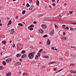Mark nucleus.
Returning <instances> with one entry per match:
<instances>
[{"label": "nucleus", "instance_id": "9b49d317", "mask_svg": "<svg viewBox=\"0 0 76 76\" xmlns=\"http://www.w3.org/2000/svg\"><path fill=\"white\" fill-rule=\"evenodd\" d=\"M13 32H14L13 29H12V30H10V34H13Z\"/></svg>", "mask_w": 76, "mask_h": 76}, {"label": "nucleus", "instance_id": "0eeeda50", "mask_svg": "<svg viewBox=\"0 0 76 76\" xmlns=\"http://www.w3.org/2000/svg\"><path fill=\"white\" fill-rule=\"evenodd\" d=\"M41 27H42V28H47V26H46V25H45L44 24L42 25H41Z\"/></svg>", "mask_w": 76, "mask_h": 76}, {"label": "nucleus", "instance_id": "39448f33", "mask_svg": "<svg viewBox=\"0 0 76 76\" xmlns=\"http://www.w3.org/2000/svg\"><path fill=\"white\" fill-rule=\"evenodd\" d=\"M54 34V30H52V31L50 32V36H53V35Z\"/></svg>", "mask_w": 76, "mask_h": 76}, {"label": "nucleus", "instance_id": "2eb2a0df", "mask_svg": "<svg viewBox=\"0 0 76 76\" xmlns=\"http://www.w3.org/2000/svg\"><path fill=\"white\" fill-rule=\"evenodd\" d=\"M41 56V55L39 54V53H37V55L35 56V57H37Z\"/></svg>", "mask_w": 76, "mask_h": 76}, {"label": "nucleus", "instance_id": "13d9d810", "mask_svg": "<svg viewBox=\"0 0 76 76\" xmlns=\"http://www.w3.org/2000/svg\"><path fill=\"white\" fill-rule=\"evenodd\" d=\"M53 6H55V4L53 3Z\"/></svg>", "mask_w": 76, "mask_h": 76}, {"label": "nucleus", "instance_id": "e2e57ef3", "mask_svg": "<svg viewBox=\"0 0 76 76\" xmlns=\"http://www.w3.org/2000/svg\"><path fill=\"white\" fill-rule=\"evenodd\" d=\"M72 72H73V73H75V71H73Z\"/></svg>", "mask_w": 76, "mask_h": 76}, {"label": "nucleus", "instance_id": "4468645a", "mask_svg": "<svg viewBox=\"0 0 76 76\" xmlns=\"http://www.w3.org/2000/svg\"><path fill=\"white\" fill-rule=\"evenodd\" d=\"M20 56H21V54H17V55H16V56L17 57H19Z\"/></svg>", "mask_w": 76, "mask_h": 76}, {"label": "nucleus", "instance_id": "e433bc0d", "mask_svg": "<svg viewBox=\"0 0 76 76\" xmlns=\"http://www.w3.org/2000/svg\"><path fill=\"white\" fill-rule=\"evenodd\" d=\"M54 25H55V28H58V26H56V24H54Z\"/></svg>", "mask_w": 76, "mask_h": 76}, {"label": "nucleus", "instance_id": "c9c22d12", "mask_svg": "<svg viewBox=\"0 0 76 76\" xmlns=\"http://www.w3.org/2000/svg\"><path fill=\"white\" fill-rule=\"evenodd\" d=\"M44 57H45L46 58H48V56H45Z\"/></svg>", "mask_w": 76, "mask_h": 76}, {"label": "nucleus", "instance_id": "412c9836", "mask_svg": "<svg viewBox=\"0 0 76 76\" xmlns=\"http://www.w3.org/2000/svg\"><path fill=\"white\" fill-rule=\"evenodd\" d=\"M25 53V51L24 50L21 51V54H24Z\"/></svg>", "mask_w": 76, "mask_h": 76}, {"label": "nucleus", "instance_id": "f3484780", "mask_svg": "<svg viewBox=\"0 0 76 76\" xmlns=\"http://www.w3.org/2000/svg\"><path fill=\"white\" fill-rule=\"evenodd\" d=\"M6 62L7 63V62H5V61H3V62L2 63L3 65H6Z\"/></svg>", "mask_w": 76, "mask_h": 76}, {"label": "nucleus", "instance_id": "aec40b11", "mask_svg": "<svg viewBox=\"0 0 76 76\" xmlns=\"http://www.w3.org/2000/svg\"><path fill=\"white\" fill-rule=\"evenodd\" d=\"M55 63V62H52L50 63H48V64L49 65L51 64H54Z\"/></svg>", "mask_w": 76, "mask_h": 76}, {"label": "nucleus", "instance_id": "0e129e2a", "mask_svg": "<svg viewBox=\"0 0 76 76\" xmlns=\"http://www.w3.org/2000/svg\"><path fill=\"white\" fill-rule=\"evenodd\" d=\"M19 61H22V59H19Z\"/></svg>", "mask_w": 76, "mask_h": 76}, {"label": "nucleus", "instance_id": "4be33fe9", "mask_svg": "<svg viewBox=\"0 0 76 76\" xmlns=\"http://www.w3.org/2000/svg\"><path fill=\"white\" fill-rule=\"evenodd\" d=\"M2 43H3V44H6V41H2Z\"/></svg>", "mask_w": 76, "mask_h": 76}, {"label": "nucleus", "instance_id": "49530a36", "mask_svg": "<svg viewBox=\"0 0 76 76\" xmlns=\"http://www.w3.org/2000/svg\"><path fill=\"white\" fill-rule=\"evenodd\" d=\"M24 74L26 75V74H27L26 73H23V74H22V75H24Z\"/></svg>", "mask_w": 76, "mask_h": 76}, {"label": "nucleus", "instance_id": "69168bd1", "mask_svg": "<svg viewBox=\"0 0 76 76\" xmlns=\"http://www.w3.org/2000/svg\"><path fill=\"white\" fill-rule=\"evenodd\" d=\"M59 1V0H57V3H58V1Z\"/></svg>", "mask_w": 76, "mask_h": 76}, {"label": "nucleus", "instance_id": "f704fd0d", "mask_svg": "<svg viewBox=\"0 0 76 76\" xmlns=\"http://www.w3.org/2000/svg\"><path fill=\"white\" fill-rule=\"evenodd\" d=\"M61 70H62V69H60V70H59V71H58V72H56V73H57L60 72L61 71Z\"/></svg>", "mask_w": 76, "mask_h": 76}, {"label": "nucleus", "instance_id": "680f3d73", "mask_svg": "<svg viewBox=\"0 0 76 76\" xmlns=\"http://www.w3.org/2000/svg\"><path fill=\"white\" fill-rule=\"evenodd\" d=\"M63 35H64V32L63 33Z\"/></svg>", "mask_w": 76, "mask_h": 76}, {"label": "nucleus", "instance_id": "473e14b6", "mask_svg": "<svg viewBox=\"0 0 76 76\" xmlns=\"http://www.w3.org/2000/svg\"><path fill=\"white\" fill-rule=\"evenodd\" d=\"M74 66V64H70V66Z\"/></svg>", "mask_w": 76, "mask_h": 76}, {"label": "nucleus", "instance_id": "79ce46f5", "mask_svg": "<svg viewBox=\"0 0 76 76\" xmlns=\"http://www.w3.org/2000/svg\"><path fill=\"white\" fill-rule=\"evenodd\" d=\"M12 48H15V44H12Z\"/></svg>", "mask_w": 76, "mask_h": 76}, {"label": "nucleus", "instance_id": "8fccbe9b", "mask_svg": "<svg viewBox=\"0 0 76 76\" xmlns=\"http://www.w3.org/2000/svg\"><path fill=\"white\" fill-rule=\"evenodd\" d=\"M29 2H32V0H29Z\"/></svg>", "mask_w": 76, "mask_h": 76}, {"label": "nucleus", "instance_id": "f257e3e1", "mask_svg": "<svg viewBox=\"0 0 76 76\" xmlns=\"http://www.w3.org/2000/svg\"><path fill=\"white\" fill-rule=\"evenodd\" d=\"M34 53H35V52H33L29 53L28 54V56L29 57V58H30V59H33V57H34Z\"/></svg>", "mask_w": 76, "mask_h": 76}, {"label": "nucleus", "instance_id": "6e6552de", "mask_svg": "<svg viewBox=\"0 0 76 76\" xmlns=\"http://www.w3.org/2000/svg\"><path fill=\"white\" fill-rule=\"evenodd\" d=\"M11 24V20L8 21V23L7 24V27L9 26V25Z\"/></svg>", "mask_w": 76, "mask_h": 76}, {"label": "nucleus", "instance_id": "9d476101", "mask_svg": "<svg viewBox=\"0 0 76 76\" xmlns=\"http://www.w3.org/2000/svg\"><path fill=\"white\" fill-rule=\"evenodd\" d=\"M11 75V73L9 72L6 74V76H10Z\"/></svg>", "mask_w": 76, "mask_h": 76}, {"label": "nucleus", "instance_id": "7ed1b4c3", "mask_svg": "<svg viewBox=\"0 0 76 76\" xmlns=\"http://www.w3.org/2000/svg\"><path fill=\"white\" fill-rule=\"evenodd\" d=\"M10 62H11V59L9 58L8 59H6V62L10 63Z\"/></svg>", "mask_w": 76, "mask_h": 76}, {"label": "nucleus", "instance_id": "20e7f679", "mask_svg": "<svg viewBox=\"0 0 76 76\" xmlns=\"http://www.w3.org/2000/svg\"><path fill=\"white\" fill-rule=\"evenodd\" d=\"M20 65H21V64L19 62H16V63H15V64H14L15 66H19Z\"/></svg>", "mask_w": 76, "mask_h": 76}, {"label": "nucleus", "instance_id": "dca6fc26", "mask_svg": "<svg viewBox=\"0 0 76 76\" xmlns=\"http://www.w3.org/2000/svg\"><path fill=\"white\" fill-rule=\"evenodd\" d=\"M32 9H33V5L30 6V8H29V10H31Z\"/></svg>", "mask_w": 76, "mask_h": 76}, {"label": "nucleus", "instance_id": "4d7b16f0", "mask_svg": "<svg viewBox=\"0 0 76 76\" xmlns=\"http://www.w3.org/2000/svg\"><path fill=\"white\" fill-rule=\"evenodd\" d=\"M3 25V24L1 23H0V26H1V25Z\"/></svg>", "mask_w": 76, "mask_h": 76}, {"label": "nucleus", "instance_id": "6ab92c4d", "mask_svg": "<svg viewBox=\"0 0 76 76\" xmlns=\"http://www.w3.org/2000/svg\"><path fill=\"white\" fill-rule=\"evenodd\" d=\"M39 4V2L37 0V6H38V4Z\"/></svg>", "mask_w": 76, "mask_h": 76}, {"label": "nucleus", "instance_id": "58836bf2", "mask_svg": "<svg viewBox=\"0 0 76 76\" xmlns=\"http://www.w3.org/2000/svg\"><path fill=\"white\" fill-rule=\"evenodd\" d=\"M3 50H5V46H3Z\"/></svg>", "mask_w": 76, "mask_h": 76}, {"label": "nucleus", "instance_id": "5701e85b", "mask_svg": "<svg viewBox=\"0 0 76 76\" xmlns=\"http://www.w3.org/2000/svg\"><path fill=\"white\" fill-rule=\"evenodd\" d=\"M28 29L30 30V31H32L33 30V28H28Z\"/></svg>", "mask_w": 76, "mask_h": 76}, {"label": "nucleus", "instance_id": "de8ad7c7", "mask_svg": "<svg viewBox=\"0 0 76 76\" xmlns=\"http://www.w3.org/2000/svg\"><path fill=\"white\" fill-rule=\"evenodd\" d=\"M59 60H60V61H62V58H59Z\"/></svg>", "mask_w": 76, "mask_h": 76}, {"label": "nucleus", "instance_id": "3c124183", "mask_svg": "<svg viewBox=\"0 0 76 76\" xmlns=\"http://www.w3.org/2000/svg\"><path fill=\"white\" fill-rule=\"evenodd\" d=\"M55 2V0H52V2Z\"/></svg>", "mask_w": 76, "mask_h": 76}, {"label": "nucleus", "instance_id": "2f4dec72", "mask_svg": "<svg viewBox=\"0 0 76 76\" xmlns=\"http://www.w3.org/2000/svg\"><path fill=\"white\" fill-rule=\"evenodd\" d=\"M75 72V71H73V70H70V73H72V72Z\"/></svg>", "mask_w": 76, "mask_h": 76}, {"label": "nucleus", "instance_id": "052dcab7", "mask_svg": "<svg viewBox=\"0 0 76 76\" xmlns=\"http://www.w3.org/2000/svg\"><path fill=\"white\" fill-rule=\"evenodd\" d=\"M3 54V52L1 53V54Z\"/></svg>", "mask_w": 76, "mask_h": 76}, {"label": "nucleus", "instance_id": "bf43d9fd", "mask_svg": "<svg viewBox=\"0 0 76 76\" xmlns=\"http://www.w3.org/2000/svg\"><path fill=\"white\" fill-rule=\"evenodd\" d=\"M35 59H37V57H35Z\"/></svg>", "mask_w": 76, "mask_h": 76}, {"label": "nucleus", "instance_id": "a18cd8bd", "mask_svg": "<svg viewBox=\"0 0 76 76\" xmlns=\"http://www.w3.org/2000/svg\"><path fill=\"white\" fill-rule=\"evenodd\" d=\"M71 48H75V47H74V46H71Z\"/></svg>", "mask_w": 76, "mask_h": 76}, {"label": "nucleus", "instance_id": "37998d69", "mask_svg": "<svg viewBox=\"0 0 76 76\" xmlns=\"http://www.w3.org/2000/svg\"><path fill=\"white\" fill-rule=\"evenodd\" d=\"M33 24H36V22H35V21L33 22Z\"/></svg>", "mask_w": 76, "mask_h": 76}, {"label": "nucleus", "instance_id": "09e8293b", "mask_svg": "<svg viewBox=\"0 0 76 76\" xmlns=\"http://www.w3.org/2000/svg\"><path fill=\"white\" fill-rule=\"evenodd\" d=\"M18 74L19 75L21 74V72H19L18 73Z\"/></svg>", "mask_w": 76, "mask_h": 76}, {"label": "nucleus", "instance_id": "ea45409f", "mask_svg": "<svg viewBox=\"0 0 76 76\" xmlns=\"http://www.w3.org/2000/svg\"><path fill=\"white\" fill-rule=\"evenodd\" d=\"M72 12H73L72 11H69V13L70 14H72Z\"/></svg>", "mask_w": 76, "mask_h": 76}, {"label": "nucleus", "instance_id": "6e6d98bb", "mask_svg": "<svg viewBox=\"0 0 76 76\" xmlns=\"http://www.w3.org/2000/svg\"><path fill=\"white\" fill-rule=\"evenodd\" d=\"M18 18V16H16V19Z\"/></svg>", "mask_w": 76, "mask_h": 76}, {"label": "nucleus", "instance_id": "f03ea898", "mask_svg": "<svg viewBox=\"0 0 76 76\" xmlns=\"http://www.w3.org/2000/svg\"><path fill=\"white\" fill-rule=\"evenodd\" d=\"M67 39H68V37H63L60 38V39L62 40H66Z\"/></svg>", "mask_w": 76, "mask_h": 76}, {"label": "nucleus", "instance_id": "c03bdc74", "mask_svg": "<svg viewBox=\"0 0 76 76\" xmlns=\"http://www.w3.org/2000/svg\"><path fill=\"white\" fill-rule=\"evenodd\" d=\"M45 68V66H42V68L44 69Z\"/></svg>", "mask_w": 76, "mask_h": 76}, {"label": "nucleus", "instance_id": "b1692460", "mask_svg": "<svg viewBox=\"0 0 76 76\" xmlns=\"http://www.w3.org/2000/svg\"><path fill=\"white\" fill-rule=\"evenodd\" d=\"M71 58H74V57H75V56L73 55H71Z\"/></svg>", "mask_w": 76, "mask_h": 76}, {"label": "nucleus", "instance_id": "bb28decb", "mask_svg": "<svg viewBox=\"0 0 76 76\" xmlns=\"http://www.w3.org/2000/svg\"><path fill=\"white\" fill-rule=\"evenodd\" d=\"M46 37H47V35H45L43 36V38H46Z\"/></svg>", "mask_w": 76, "mask_h": 76}, {"label": "nucleus", "instance_id": "7c9ffc66", "mask_svg": "<svg viewBox=\"0 0 76 76\" xmlns=\"http://www.w3.org/2000/svg\"><path fill=\"white\" fill-rule=\"evenodd\" d=\"M0 69H4V68L3 67V66H0Z\"/></svg>", "mask_w": 76, "mask_h": 76}, {"label": "nucleus", "instance_id": "774afa93", "mask_svg": "<svg viewBox=\"0 0 76 76\" xmlns=\"http://www.w3.org/2000/svg\"><path fill=\"white\" fill-rule=\"evenodd\" d=\"M50 9H51V6H50Z\"/></svg>", "mask_w": 76, "mask_h": 76}, {"label": "nucleus", "instance_id": "393cba45", "mask_svg": "<svg viewBox=\"0 0 76 76\" xmlns=\"http://www.w3.org/2000/svg\"><path fill=\"white\" fill-rule=\"evenodd\" d=\"M43 51L42 49H40V50H39V53H41L42 52V51Z\"/></svg>", "mask_w": 76, "mask_h": 76}, {"label": "nucleus", "instance_id": "a19ab883", "mask_svg": "<svg viewBox=\"0 0 76 76\" xmlns=\"http://www.w3.org/2000/svg\"><path fill=\"white\" fill-rule=\"evenodd\" d=\"M71 24H72L73 25H76V23H71Z\"/></svg>", "mask_w": 76, "mask_h": 76}, {"label": "nucleus", "instance_id": "338daca9", "mask_svg": "<svg viewBox=\"0 0 76 76\" xmlns=\"http://www.w3.org/2000/svg\"><path fill=\"white\" fill-rule=\"evenodd\" d=\"M16 1V0H12V1Z\"/></svg>", "mask_w": 76, "mask_h": 76}, {"label": "nucleus", "instance_id": "c756f323", "mask_svg": "<svg viewBox=\"0 0 76 76\" xmlns=\"http://www.w3.org/2000/svg\"><path fill=\"white\" fill-rule=\"evenodd\" d=\"M24 13H25V11H22V14H24Z\"/></svg>", "mask_w": 76, "mask_h": 76}, {"label": "nucleus", "instance_id": "603ef678", "mask_svg": "<svg viewBox=\"0 0 76 76\" xmlns=\"http://www.w3.org/2000/svg\"><path fill=\"white\" fill-rule=\"evenodd\" d=\"M57 69H54V71H56Z\"/></svg>", "mask_w": 76, "mask_h": 76}, {"label": "nucleus", "instance_id": "c85d7f7f", "mask_svg": "<svg viewBox=\"0 0 76 76\" xmlns=\"http://www.w3.org/2000/svg\"><path fill=\"white\" fill-rule=\"evenodd\" d=\"M69 29H70V30H71V31H73V30L74 29H73V28L72 27H70V28H69Z\"/></svg>", "mask_w": 76, "mask_h": 76}, {"label": "nucleus", "instance_id": "5fc2aeb1", "mask_svg": "<svg viewBox=\"0 0 76 76\" xmlns=\"http://www.w3.org/2000/svg\"><path fill=\"white\" fill-rule=\"evenodd\" d=\"M66 5H67V4H66V3L64 4V5L65 6H66Z\"/></svg>", "mask_w": 76, "mask_h": 76}, {"label": "nucleus", "instance_id": "ddd939ff", "mask_svg": "<svg viewBox=\"0 0 76 76\" xmlns=\"http://www.w3.org/2000/svg\"><path fill=\"white\" fill-rule=\"evenodd\" d=\"M34 27V25H30V26H29V27H28V28H31Z\"/></svg>", "mask_w": 76, "mask_h": 76}, {"label": "nucleus", "instance_id": "72a5a7b5", "mask_svg": "<svg viewBox=\"0 0 76 76\" xmlns=\"http://www.w3.org/2000/svg\"><path fill=\"white\" fill-rule=\"evenodd\" d=\"M31 7V6H30V5H28V4L27 3V7Z\"/></svg>", "mask_w": 76, "mask_h": 76}, {"label": "nucleus", "instance_id": "4c0bfd02", "mask_svg": "<svg viewBox=\"0 0 76 76\" xmlns=\"http://www.w3.org/2000/svg\"><path fill=\"white\" fill-rule=\"evenodd\" d=\"M63 26V28H66V27H66V25H63V26Z\"/></svg>", "mask_w": 76, "mask_h": 76}, {"label": "nucleus", "instance_id": "1a4fd4ad", "mask_svg": "<svg viewBox=\"0 0 76 76\" xmlns=\"http://www.w3.org/2000/svg\"><path fill=\"white\" fill-rule=\"evenodd\" d=\"M39 32H40V33H43V29H40L39 30Z\"/></svg>", "mask_w": 76, "mask_h": 76}, {"label": "nucleus", "instance_id": "cd10ccee", "mask_svg": "<svg viewBox=\"0 0 76 76\" xmlns=\"http://www.w3.org/2000/svg\"><path fill=\"white\" fill-rule=\"evenodd\" d=\"M18 26H23V25H22V24L21 23H18Z\"/></svg>", "mask_w": 76, "mask_h": 76}, {"label": "nucleus", "instance_id": "f8f14e48", "mask_svg": "<svg viewBox=\"0 0 76 76\" xmlns=\"http://www.w3.org/2000/svg\"><path fill=\"white\" fill-rule=\"evenodd\" d=\"M21 56V58L22 59H24V58L25 57V56H26V55L25 54H23L22 55V56Z\"/></svg>", "mask_w": 76, "mask_h": 76}, {"label": "nucleus", "instance_id": "423d86ee", "mask_svg": "<svg viewBox=\"0 0 76 76\" xmlns=\"http://www.w3.org/2000/svg\"><path fill=\"white\" fill-rule=\"evenodd\" d=\"M46 45H50V42L49 41V40H47V42H46Z\"/></svg>", "mask_w": 76, "mask_h": 76}, {"label": "nucleus", "instance_id": "a878e982", "mask_svg": "<svg viewBox=\"0 0 76 76\" xmlns=\"http://www.w3.org/2000/svg\"><path fill=\"white\" fill-rule=\"evenodd\" d=\"M64 29H67V30H69V28H68V27H66V28H64Z\"/></svg>", "mask_w": 76, "mask_h": 76}, {"label": "nucleus", "instance_id": "a211bd4d", "mask_svg": "<svg viewBox=\"0 0 76 76\" xmlns=\"http://www.w3.org/2000/svg\"><path fill=\"white\" fill-rule=\"evenodd\" d=\"M52 50H55L57 51V49H56V48H54V47H52Z\"/></svg>", "mask_w": 76, "mask_h": 76}, {"label": "nucleus", "instance_id": "864d4df0", "mask_svg": "<svg viewBox=\"0 0 76 76\" xmlns=\"http://www.w3.org/2000/svg\"><path fill=\"white\" fill-rule=\"evenodd\" d=\"M6 19H7V20H9V18H6Z\"/></svg>", "mask_w": 76, "mask_h": 76}]
</instances>
